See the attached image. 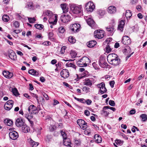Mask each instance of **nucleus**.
<instances>
[{"mask_svg":"<svg viewBox=\"0 0 147 147\" xmlns=\"http://www.w3.org/2000/svg\"><path fill=\"white\" fill-rule=\"evenodd\" d=\"M84 85L91 87L92 85V81L88 79H86L84 82Z\"/></svg>","mask_w":147,"mask_h":147,"instance_id":"24","label":"nucleus"},{"mask_svg":"<svg viewBox=\"0 0 147 147\" xmlns=\"http://www.w3.org/2000/svg\"><path fill=\"white\" fill-rule=\"evenodd\" d=\"M16 125L18 127H22L25 123L23 119L21 118H18L16 121Z\"/></svg>","mask_w":147,"mask_h":147,"instance_id":"9","label":"nucleus"},{"mask_svg":"<svg viewBox=\"0 0 147 147\" xmlns=\"http://www.w3.org/2000/svg\"><path fill=\"white\" fill-rule=\"evenodd\" d=\"M12 92L13 94L16 96L19 94L17 89L15 88H12Z\"/></svg>","mask_w":147,"mask_h":147,"instance_id":"33","label":"nucleus"},{"mask_svg":"<svg viewBox=\"0 0 147 147\" xmlns=\"http://www.w3.org/2000/svg\"><path fill=\"white\" fill-rule=\"evenodd\" d=\"M108 36H112L114 32V28L113 26H109L106 28Z\"/></svg>","mask_w":147,"mask_h":147,"instance_id":"12","label":"nucleus"},{"mask_svg":"<svg viewBox=\"0 0 147 147\" xmlns=\"http://www.w3.org/2000/svg\"><path fill=\"white\" fill-rule=\"evenodd\" d=\"M13 25L16 28L19 27L20 25L19 23L17 21H15Z\"/></svg>","mask_w":147,"mask_h":147,"instance_id":"55","label":"nucleus"},{"mask_svg":"<svg viewBox=\"0 0 147 147\" xmlns=\"http://www.w3.org/2000/svg\"><path fill=\"white\" fill-rule=\"evenodd\" d=\"M22 130L24 133H27L30 131V128L25 123V125L22 126Z\"/></svg>","mask_w":147,"mask_h":147,"instance_id":"25","label":"nucleus"},{"mask_svg":"<svg viewBox=\"0 0 147 147\" xmlns=\"http://www.w3.org/2000/svg\"><path fill=\"white\" fill-rule=\"evenodd\" d=\"M61 136L63 137V140L65 139H66V138H67L66 134L65 132H63L62 131H61Z\"/></svg>","mask_w":147,"mask_h":147,"instance_id":"50","label":"nucleus"},{"mask_svg":"<svg viewBox=\"0 0 147 147\" xmlns=\"http://www.w3.org/2000/svg\"><path fill=\"white\" fill-rule=\"evenodd\" d=\"M28 110L29 113L33 114H36L38 111L36 108L33 105H30L28 108Z\"/></svg>","mask_w":147,"mask_h":147,"instance_id":"11","label":"nucleus"},{"mask_svg":"<svg viewBox=\"0 0 147 147\" xmlns=\"http://www.w3.org/2000/svg\"><path fill=\"white\" fill-rule=\"evenodd\" d=\"M4 122L8 126H10L13 124V122L10 119H5L4 120Z\"/></svg>","mask_w":147,"mask_h":147,"instance_id":"32","label":"nucleus"},{"mask_svg":"<svg viewBox=\"0 0 147 147\" xmlns=\"http://www.w3.org/2000/svg\"><path fill=\"white\" fill-rule=\"evenodd\" d=\"M84 123H83V124H82V126H80V127L81 128L83 129H86L87 127V124L86 122H85V121H84Z\"/></svg>","mask_w":147,"mask_h":147,"instance_id":"43","label":"nucleus"},{"mask_svg":"<svg viewBox=\"0 0 147 147\" xmlns=\"http://www.w3.org/2000/svg\"><path fill=\"white\" fill-rule=\"evenodd\" d=\"M140 117L142 118V121H146L147 120V116L146 114H142Z\"/></svg>","mask_w":147,"mask_h":147,"instance_id":"37","label":"nucleus"},{"mask_svg":"<svg viewBox=\"0 0 147 147\" xmlns=\"http://www.w3.org/2000/svg\"><path fill=\"white\" fill-rule=\"evenodd\" d=\"M5 103L9 105L13 106V102L11 100H8Z\"/></svg>","mask_w":147,"mask_h":147,"instance_id":"56","label":"nucleus"},{"mask_svg":"<svg viewBox=\"0 0 147 147\" xmlns=\"http://www.w3.org/2000/svg\"><path fill=\"white\" fill-rule=\"evenodd\" d=\"M132 15V13L129 10H127L126 11L125 16L127 18H130Z\"/></svg>","mask_w":147,"mask_h":147,"instance_id":"31","label":"nucleus"},{"mask_svg":"<svg viewBox=\"0 0 147 147\" xmlns=\"http://www.w3.org/2000/svg\"><path fill=\"white\" fill-rule=\"evenodd\" d=\"M95 7V6L93 3L91 2H88L85 6V8L87 11L90 12L92 11Z\"/></svg>","mask_w":147,"mask_h":147,"instance_id":"5","label":"nucleus"},{"mask_svg":"<svg viewBox=\"0 0 147 147\" xmlns=\"http://www.w3.org/2000/svg\"><path fill=\"white\" fill-rule=\"evenodd\" d=\"M29 74L35 76H38L39 73L34 69H31L28 71Z\"/></svg>","mask_w":147,"mask_h":147,"instance_id":"26","label":"nucleus"},{"mask_svg":"<svg viewBox=\"0 0 147 147\" xmlns=\"http://www.w3.org/2000/svg\"><path fill=\"white\" fill-rule=\"evenodd\" d=\"M13 106L12 105H10L7 104L5 103L4 106V107L5 110H9L12 108Z\"/></svg>","mask_w":147,"mask_h":147,"instance_id":"34","label":"nucleus"},{"mask_svg":"<svg viewBox=\"0 0 147 147\" xmlns=\"http://www.w3.org/2000/svg\"><path fill=\"white\" fill-rule=\"evenodd\" d=\"M80 25L78 24L75 23L71 25L70 29L72 32H79L80 30Z\"/></svg>","mask_w":147,"mask_h":147,"instance_id":"4","label":"nucleus"},{"mask_svg":"<svg viewBox=\"0 0 147 147\" xmlns=\"http://www.w3.org/2000/svg\"><path fill=\"white\" fill-rule=\"evenodd\" d=\"M70 54L72 58H74L76 57L77 53L74 51L71 50Z\"/></svg>","mask_w":147,"mask_h":147,"instance_id":"38","label":"nucleus"},{"mask_svg":"<svg viewBox=\"0 0 147 147\" xmlns=\"http://www.w3.org/2000/svg\"><path fill=\"white\" fill-rule=\"evenodd\" d=\"M90 62V59L86 57H83L77 62V65L80 67H86Z\"/></svg>","mask_w":147,"mask_h":147,"instance_id":"3","label":"nucleus"},{"mask_svg":"<svg viewBox=\"0 0 147 147\" xmlns=\"http://www.w3.org/2000/svg\"><path fill=\"white\" fill-rule=\"evenodd\" d=\"M71 10L74 13H79L82 11V7L81 6L72 5L71 7Z\"/></svg>","mask_w":147,"mask_h":147,"instance_id":"7","label":"nucleus"},{"mask_svg":"<svg viewBox=\"0 0 147 147\" xmlns=\"http://www.w3.org/2000/svg\"><path fill=\"white\" fill-rule=\"evenodd\" d=\"M109 104L112 106L114 107L115 105L114 102L112 100H110L109 101Z\"/></svg>","mask_w":147,"mask_h":147,"instance_id":"54","label":"nucleus"},{"mask_svg":"<svg viewBox=\"0 0 147 147\" xmlns=\"http://www.w3.org/2000/svg\"><path fill=\"white\" fill-rule=\"evenodd\" d=\"M28 21L30 23H33L36 21V19L34 18H30L27 17Z\"/></svg>","mask_w":147,"mask_h":147,"instance_id":"42","label":"nucleus"},{"mask_svg":"<svg viewBox=\"0 0 147 147\" xmlns=\"http://www.w3.org/2000/svg\"><path fill=\"white\" fill-rule=\"evenodd\" d=\"M43 44L45 45H51V43L49 41H46L43 43Z\"/></svg>","mask_w":147,"mask_h":147,"instance_id":"59","label":"nucleus"},{"mask_svg":"<svg viewBox=\"0 0 147 147\" xmlns=\"http://www.w3.org/2000/svg\"><path fill=\"white\" fill-rule=\"evenodd\" d=\"M92 102V100L89 99H87L86 100H85V103H86L88 105H90Z\"/></svg>","mask_w":147,"mask_h":147,"instance_id":"53","label":"nucleus"},{"mask_svg":"<svg viewBox=\"0 0 147 147\" xmlns=\"http://www.w3.org/2000/svg\"><path fill=\"white\" fill-rule=\"evenodd\" d=\"M131 50L129 47L126 46L123 50V52L125 54L127 55L131 52Z\"/></svg>","mask_w":147,"mask_h":147,"instance_id":"23","label":"nucleus"},{"mask_svg":"<svg viewBox=\"0 0 147 147\" xmlns=\"http://www.w3.org/2000/svg\"><path fill=\"white\" fill-rule=\"evenodd\" d=\"M28 140L32 147H36L38 144V143L34 141L31 139H28Z\"/></svg>","mask_w":147,"mask_h":147,"instance_id":"29","label":"nucleus"},{"mask_svg":"<svg viewBox=\"0 0 147 147\" xmlns=\"http://www.w3.org/2000/svg\"><path fill=\"white\" fill-rule=\"evenodd\" d=\"M87 23L89 26L91 27L94 26L95 24L94 21L91 18L87 20Z\"/></svg>","mask_w":147,"mask_h":147,"instance_id":"28","label":"nucleus"},{"mask_svg":"<svg viewBox=\"0 0 147 147\" xmlns=\"http://www.w3.org/2000/svg\"><path fill=\"white\" fill-rule=\"evenodd\" d=\"M105 49L106 52L107 53H109L112 51V49L111 48L109 45H107Z\"/></svg>","mask_w":147,"mask_h":147,"instance_id":"46","label":"nucleus"},{"mask_svg":"<svg viewBox=\"0 0 147 147\" xmlns=\"http://www.w3.org/2000/svg\"><path fill=\"white\" fill-rule=\"evenodd\" d=\"M63 144L65 146L71 147L70 145V140L69 139L66 138V139H64L63 140Z\"/></svg>","mask_w":147,"mask_h":147,"instance_id":"27","label":"nucleus"},{"mask_svg":"<svg viewBox=\"0 0 147 147\" xmlns=\"http://www.w3.org/2000/svg\"><path fill=\"white\" fill-rule=\"evenodd\" d=\"M104 31L100 30H96L94 32V37H104Z\"/></svg>","mask_w":147,"mask_h":147,"instance_id":"10","label":"nucleus"},{"mask_svg":"<svg viewBox=\"0 0 147 147\" xmlns=\"http://www.w3.org/2000/svg\"><path fill=\"white\" fill-rule=\"evenodd\" d=\"M3 74L5 78H10L13 76L12 73L5 70H4L3 71Z\"/></svg>","mask_w":147,"mask_h":147,"instance_id":"17","label":"nucleus"},{"mask_svg":"<svg viewBox=\"0 0 147 147\" xmlns=\"http://www.w3.org/2000/svg\"><path fill=\"white\" fill-rule=\"evenodd\" d=\"M43 96L45 98L46 100H48L49 99V97L48 95L46 93H44L43 94Z\"/></svg>","mask_w":147,"mask_h":147,"instance_id":"60","label":"nucleus"},{"mask_svg":"<svg viewBox=\"0 0 147 147\" xmlns=\"http://www.w3.org/2000/svg\"><path fill=\"white\" fill-rule=\"evenodd\" d=\"M105 59L103 57H101L99 60L100 66L103 68H105L107 65V63L105 61Z\"/></svg>","mask_w":147,"mask_h":147,"instance_id":"14","label":"nucleus"},{"mask_svg":"<svg viewBox=\"0 0 147 147\" xmlns=\"http://www.w3.org/2000/svg\"><path fill=\"white\" fill-rule=\"evenodd\" d=\"M115 84V82L114 81H111L110 82V84L111 88H113L114 87V85Z\"/></svg>","mask_w":147,"mask_h":147,"instance_id":"61","label":"nucleus"},{"mask_svg":"<svg viewBox=\"0 0 147 147\" xmlns=\"http://www.w3.org/2000/svg\"><path fill=\"white\" fill-rule=\"evenodd\" d=\"M83 91L85 93L90 92V88L86 86L84 87L82 89Z\"/></svg>","mask_w":147,"mask_h":147,"instance_id":"41","label":"nucleus"},{"mask_svg":"<svg viewBox=\"0 0 147 147\" xmlns=\"http://www.w3.org/2000/svg\"><path fill=\"white\" fill-rule=\"evenodd\" d=\"M61 7L63 11V13H66L68 11V8L67 4H61Z\"/></svg>","mask_w":147,"mask_h":147,"instance_id":"22","label":"nucleus"},{"mask_svg":"<svg viewBox=\"0 0 147 147\" xmlns=\"http://www.w3.org/2000/svg\"><path fill=\"white\" fill-rule=\"evenodd\" d=\"M112 40V38L111 37L107 38L105 40V43H107V45H109V43Z\"/></svg>","mask_w":147,"mask_h":147,"instance_id":"44","label":"nucleus"},{"mask_svg":"<svg viewBox=\"0 0 147 147\" xmlns=\"http://www.w3.org/2000/svg\"><path fill=\"white\" fill-rule=\"evenodd\" d=\"M53 101L54 102L53 103V105L54 106L59 103V102L57 100L54 99Z\"/></svg>","mask_w":147,"mask_h":147,"instance_id":"63","label":"nucleus"},{"mask_svg":"<svg viewBox=\"0 0 147 147\" xmlns=\"http://www.w3.org/2000/svg\"><path fill=\"white\" fill-rule=\"evenodd\" d=\"M9 135L10 138L13 140H16L18 137V133L15 131L10 132Z\"/></svg>","mask_w":147,"mask_h":147,"instance_id":"13","label":"nucleus"},{"mask_svg":"<svg viewBox=\"0 0 147 147\" xmlns=\"http://www.w3.org/2000/svg\"><path fill=\"white\" fill-rule=\"evenodd\" d=\"M68 41L71 44H74L76 42V39L75 37H68Z\"/></svg>","mask_w":147,"mask_h":147,"instance_id":"35","label":"nucleus"},{"mask_svg":"<svg viewBox=\"0 0 147 147\" xmlns=\"http://www.w3.org/2000/svg\"><path fill=\"white\" fill-rule=\"evenodd\" d=\"M2 20L3 21L7 22L9 20V17L7 15H4L2 17Z\"/></svg>","mask_w":147,"mask_h":147,"instance_id":"36","label":"nucleus"},{"mask_svg":"<svg viewBox=\"0 0 147 147\" xmlns=\"http://www.w3.org/2000/svg\"><path fill=\"white\" fill-rule=\"evenodd\" d=\"M71 17L69 15L65 14L61 15L60 17V19L63 23H66L71 20Z\"/></svg>","mask_w":147,"mask_h":147,"instance_id":"6","label":"nucleus"},{"mask_svg":"<svg viewBox=\"0 0 147 147\" xmlns=\"http://www.w3.org/2000/svg\"><path fill=\"white\" fill-rule=\"evenodd\" d=\"M96 43V42L95 41L92 40L88 42L87 46L88 47L91 48L94 47Z\"/></svg>","mask_w":147,"mask_h":147,"instance_id":"30","label":"nucleus"},{"mask_svg":"<svg viewBox=\"0 0 147 147\" xmlns=\"http://www.w3.org/2000/svg\"><path fill=\"white\" fill-rule=\"evenodd\" d=\"M98 14L100 16H102L105 13V11L102 10H99L98 11Z\"/></svg>","mask_w":147,"mask_h":147,"instance_id":"45","label":"nucleus"},{"mask_svg":"<svg viewBox=\"0 0 147 147\" xmlns=\"http://www.w3.org/2000/svg\"><path fill=\"white\" fill-rule=\"evenodd\" d=\"M24 116L26 118H27V119H28V120H29V119H30V118H32L33 117V116H32V115L30 116V117H29V115H28L27 114H25Z\"/></svg>","mask_w":147,"mask_h":147,"instance_id":"58","label":"nucleus"},{"mask_svg":"<svg viewBox=\"0 0 147 147\" xmlns=\"http://www.w3.org/2000/svg\"><path fill=\"white\" fill-rule=\"evenodd\" d=\"M125 24V21L124 20H121L118 25V29L121 32L123 30V26H124Z\"/></svg>","mask_w":147,"mask_h":147,"instance_id":"19","label":"nucleus"},{"mask_svg":"<svg viewBox=\"0 0 147 147\" xmlns=\"http://www.w3.org/2000/svg\"><path fill=\"white\" fill-rule=\"evenodd\" d=\"M43 15L47 16L49 18V22L53 24H55L57 21V16H54L52 12L49 10H47L44 11Z\"/></svg>","mask_w":147,"mask_h":147,"instance_id":"2","label":"nucleus"},{"mask_svg":"<svg viewBox=\"0 0 147 147\" xmlns=\"http://www.w3.org/2000/svg\"><path fill=\"white\" fill-rule=\"evenodd\" d=\"M66 49V47L65 46L62 47L60 51V53L61 54H63L65 52V50Z\"/></svg>","mask_w":147,"mask_h":147,"instance_id":"51","label":"nucleus"},{"mask_svg":"<svg viewBox=\"0 0 147 147\" xmlns=\"http://www.w3.org/2000/svg\"><path fill=\"white\" fill-rule=\"evenodd\" d=\"M56 128V127L55 125H51L49 127V129L50 131H53L55 130Z\"/></svg>","mask_w":147,"mask_h":147,"instance_id":"52","label":"nucleus"},{"mask_svg":"<svg viewBox=\"0 0 147 147\" xmlns=\"http://www.w3.org/2000/svg\"><path fill=\"white\" fill-rule=\"evenodd\" d=\"M61 75L62 77L64 78H67L69 76L68 71L66 69H63L61 72Z\"/></svg>","mask_w":147,"mask_h":147,"instance_id":"15","label":"nucleus"},{"mask_svg":"<svg viewBox=\"0 0 147 147\" xmlns=\"http://www.w3.org/2000/svg\"><path fill=\"white\" fill-rule=\"evenodd\" d=\"M9 56L12 60H15L16 59V53L12 50H10L9 51Z\"/></svg>","mask_w":147,"mask_h":147,"instance_id":"16","label":"nucleus"},{"mask_svg":"<svg viewBox=\"0 0 147 147\" xmlns=\"http://www.w3.org/2000/svg\"><path fill=\"white\" fill-rule=\"evenodd\" d=\"M84 121L82 119H79L77 121V123L80 126H82V124H83L82 123H84Z\"/></svg>","mask_w":147,"mask_h":147,"instance_id":"47","label":"nucleus"},{"mask_svg":"<svg viewBox=\"0 0 147 147\" xmlns=\"http://www.w3.org/2000/svg\"><path fill=\"white\" fill-rule=\"evenodd\" d=\"M85 114L87 116H88L90 115V112L88 110H85L84 111Z\"/></svg>","mask_w":147,"mask_h":147,"instance_id":"62","label":"nucleus"},{"mask_svg":"<svg viewBox=\"0 0 147 147\" xmlns=\"http://www.w3.org/2000/svg\"><path fill=\"white\" fill-rule=\"evenodd\" d=\"M58 31L59 33H63L65 31V29L63 27H60L58 29Z\"/></svg>","mask_w":147,"mask_h":147,"instance_id":"48","label":"nucleus"},{"mask_svg":"<svg viewBox=\"0 0 147 147\" xmlns=\"http://www.w3.org/2000/svg\"><path fill=\"white\" fill-rule=\"evenodd\" d=\"M107 59L110 64L114 65H117L120 63V59L115 53L110 54L108 55Z\"/></svg>","mask_w":147,"mask_h":147,"instance_id":"1","label":"nucleus"},{"mask_svg":"<svg viewBox=\"0 0 147 147\" xmlns=\"http://www.w3.org/2000/svg\"><path fill=\"white\" fill-rule=\"evenodd\" d=\"M122 42L124 45L130 44L131 42L130 37H123Z\"/></svg>","mask_w":147,"mask_h":147,"instance_id":"18","label":"nucleus"},{"mask_svg":"<svg viewBox=\"0 0 147 147\" xmlns=\"http://www.w3.org/2000/svg\"><path fill=\"white\" fill-rule=\"evenodd\" d=\"M74 98L76 100H77L79 102H81L84 104L85 103V99H84V98H79L76 97H74Z\"/></svg>","mask_w":147,"mask_h":147,"instance_id":"40","label":"nucleus"},{"mask_svg":"<svg viewBox=\"0 0 147 147\" xmlns=\"http://www.w3.org/2000/svg\"><path fill=\"white\" fill-rule=\"evenodd\" d=\"M94 138L95 140V142L97 143H100L102 141L101 137L98 134H96L94 135Z\"/></svg>","mask_w":147,"mask_h":147,"instance_id":"20","label":"nucleus"},{"mask_svg":"<svg viewBox=\"0 0 147 147\" xmlns=\"http://www.w3.org/2000/svg\"><path fill=\"white\" fill-rule=\"evenodd\" d=\"M98 87L99 88V91L100 93L102 94L106 93L107 90L105 87V85L104 83L102 82L100 84L98 85Z\"/></svg>","mask_w":147,"mask_h":147,"instance_id":"8","label":"nucleus"},{"mask_svg":"<svg viewBox=\"0 0 147 147\" xmlns=\"http://www.w3.org/2000/svg\"><path fill=\"white\" fill-rule=\"evenodd\" d=\"M10 0H3V3L4 4H7L9 2Z\"/></svg>","mask_w":147,"mask_h":147,"instance_id":"64","label":"nucleus"},{"mask_svg":"<svg viewBox=\"0 0 147 147\" xmlns=\"http://www.w3.org/2000/svg\"><path fill=\"white\" fill-rule=\"evenodd\" d=\"M84 133L86 135H89L90 133V131L89 129H87L84 131Z\"/></svg>","mask_w":147,"mask_h":147,"instance_id":"57","label":"nucleus"},{"mask_svg":"<svg viewBox=\"0 0 147 147\" xmlns=\"http://www.w3.org/2000/svg\"><path fill=\"white\" fill-rule=\"evenodd\" d=\"M115 142L117 144L121 145L123 144V142L120 140L116 139L115 140Z\"/></svg>","mask_w":147,"mask_h":147,"instance_id":"49","label":"nucleus"},{"mask_svg":"<svg viewBox=\"0 0 147 147\" xmlns=\"http://www.w3.org/2000/svg\"><path fill=\"white\" fill-rule=\"evenodd\" d=\"M35 27L37 29L41 30L43 28V26L41 24H36L34 25Z\"/></svg>","mask_w":147,"mask_h":147,"instance_id":"39","label":"nucleus"},{"mask_svg":"<svg viewBox=\"0 0 147 147\" xmlns=\"http://www.w3.org/2000/svg\"><path fill=\"white\" fill-rule=\"evenodd\" d=\"M116 9L115 7L111 6L108 8V11L110 13H113L116 12Z\"/></svg>","mask_w":147,"mask_h":147,"instance_id":"21","label":"nucleus"}]
</instances>
